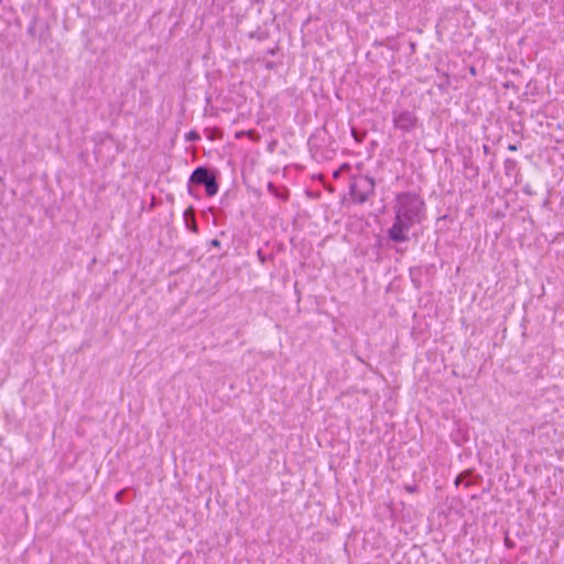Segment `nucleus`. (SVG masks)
<instances>
[{
	"mask_svg": "<svg viewBox=\"0 0 564 564\" xmlns=\"http://www.w3.org/2000/svg\"><path fill=\"white\" fill-rule=\"evenodd\" d=\"M394 221L388 230V238L393 242L409 240V230L425 219L426 206L421 195L402 192L395 197Z\"/></svg>",
	"mask_w": 564,
	"mask_h": 564,
	"instance_id": "nucleus-1",
	"label": "nucleus"
},
{
	"mask_svg": "<svg viewBox=\"0 0 564 564\" xmlns=\"http://www.w3.org/2000/svg\"><path fill=\"white\" fill-rule=\"evenodd\" d=\"M308 150L316 162L333 160L337 152L335 139L325 127L316 129L307 141Z\"/></svg>",
	"mask_w": 564,
	"mask_h": 564,
	"instance_id": "nucleus-2",
	"label": "nucleus"
},
{
	"mask_svg": "<svg viewBox=\"0 0 564 564\" xmlns=\"http://www.w3.org/2000/svg\"><path fill=\"white\" fill-rule=\"evenodd\" d=\"M204 186L206 195L213 197L218 193L219 185L217 182L216 174L207 166L196 167L188 180L187 192L189 195L197 197L193 186Z\"/></svg>",
	"mask_w": 564,
	"mask_h": 564,
	"instance_id": "nucleus-3",
	"label": "nucleus"
},
{
	"mask_svg": "<svg viewBox=\"0 0 564 564\" xmlns=\"http://www.w3.org/2000/svg\"><path fill=\"white\" fill-rule=\"evenodd\" d=\"M391 117L393 128L403 134L412 133L420 127V119L414 110L395 107Z\"/></svg>",
	"mask_w": 564,
	"mask_h": 564,
	"instance_id": "nucleus-4",
	"label": "nucleus"
},
{
	"mask_svg": "<svg viewBox=\"0 0 564 564\" xmlns=\"http://www.w3.org/2000/svg\"><path fill=\"white\" fill-rule=\"evenodd\" d=\"M351 199L357 204L366 203L375 193V181L370 176H354L349 183Z\"/></svg>",
	"mask_w": 564,
	"mask_h": 564,
	"instance_id": "nucleus-5",
	"label": "nucleus"
},
{
	"mask_svg": "<svg viewBox=\"0 0 564 564\" xmlns=\"http://www.w3.org/2000/svg\"><path fill=\"white\" fill-rule=\"evenodd\" d=\"M183 217H184V221H185L186 227L192 232H197L198 231V227H197L196 219H195V210H194V208L192 206L188 207L187 209H185V212L183 214Z\"/></svg>",
	"mask_w": 564,
	"mask_h": 564,
	"instance_id": "nucleus-6",
	"label": "nucleus"
},
{
	"mask_svg": "<svg viewBox=\"0 0 564 564\" xmlns=\"http://www.w3.org/2000/svg\"><path fill=\"white\" fill-rule=\"evenodd\" d=\"M506 175L510 176L517 172L518 163L514 159H506L503 162Z\"/></svg>",
	"mask_w": 564,
	"mask_h": 564,
	"instance_id": "nucleus-7",
	"label": "nucleus"
},
{
	"mask_svg": "<svg viewBox=\"0 0 564 564\" xmlns=\"http://www.w3.org/2000/svg\"><path fill=\"white\" fill-rule=\"evenodd\" d=\"M480 480H481V477L479 475H474L473 474V476H465L464 477V481H465V486L466 487H470V486L477 485Z\"/></svg>",
	"mask_w": 564,
	"mask_h": 564,
	"instance_id": "nucleus-8",
	"label": "nucleus"
},
{
	"mask_svg": "<svg viewBox=\"0 0 564 564\" xmlns=\"http://www.w3.org/2000/svg\"><path fill=\"white\" fill-rule=\"evenodd\" d=\"M465 476H473V470L471 469H466L464 470L463 473H460L456 478H455V486L458 487L463 481H464V477Z\"/></svg>",
	"mask_w": 564,
	"mask_h": 564,
	"instance_id": "nucleus-9",
	"label": "nucleus"
},
{
	"mask_svg": "<svg viewBox=\"0 0 564 564\" xmlns=\"http://www.w3.org/2000/svg\"><path fill=\"white\" fill-rule=\"evenodd\" d=\"M185 139L188 142H196L200 139V135L197 131L192 130L188 133H186Z\"/></svg>",
	"mask_w": 564,
	"mask_h": 564,
	"instance_id": "nucleus-10",
	"label": "nucleus"
},
{
	"mask_svg": "<svg viewBox=\"0 0 564 564\" xmlns=\"http://www.w3.org/2000/svg\"><path fill=\"white\" fill-rule=\"evenodd\" d=\"M268 191L276 198L281 196L279 188L274 185L273 182H268L267 184Z\"/></svg>",
	"mask_w": 564,
	"mask_h": 564,
	"instance_id": "nucleus-11",
	"label": "nucleus"
},
{
	"mask_svg": "<svg viewBox=\"0 0 564 564\" xmlns=\"http://www.w3.org/2000/svg\"><path fill=\"white\" fill-rule=\"evenodd\" d=\"M350 165L348 163L341 164V166L333 172V177L338 178L344 171H349Z\"/></svg>",
	"mask_w": 564,
	"mask_h": 564,
	"instance_id": "nucleus-12",
	"label": "nucleus"
},
{
	"mask_svg": "<svg viewBox=\"0 0 564 564\" xmlns=\"http://www.w3.org/2000/svg\"><path fill=\"white\" fill-rule=\"evenodd\" d=\"M279 142L278 140H272L271 142L268 143V151L269 152H273L275 150V148L278 147Z\"/></svg>",
	"mask_w": 564,
	"mask_h": 564,
	"instance_id": "nucleus-13",
	"label": "nucleus"
},
{
	"mask_svg": "<svg viewBox=\"0 0 564 564\" xmlns=\"http://www.w3.org/2000/svg\"><path fill=\"white\" fill-rule=\"evenodd\" d=\"M351 134H352L354 139H355L358 143H361V142H362V137H361V135H359L355 129H352V130H351Z\"/></svg>",
	"mask_w": 564,
	"mask_h": 564,
	"instance_id": "nucleus-14",
	"label": "nucleus"
},
{
	"mask_svg": "<svg viewBox=\"0 0 564 564\" xmlns=\"http://www.w3.org/2000/svg\"><path fill=\"white\" fill-rule=\"evenodd\" d=\"M406 490H408L409 492H414V491H416V487H415V486H408V487H406Z\"/></svg>",
	"mask_w": 564,
	"mask_h": 564,
	"instance_id": "nucleus-15",
	"label": "nucleus"
},
{
	"mask_svg": "<svg viewBox=\"0 0 564 564\" xmlns=\"http://www.w3.org/2000/svg\"><path fill=\"white\" fill-rule=\"evenodd\" d=\"M212 246L219 247L220 246V241L217 240V239H214V240H212Z\"/></svg>",
	"mask_w": 564,
	"mask_h": 564,
	"instance_id": "nucleus-16",
	"label": "nucleus"
},
{
	"mask_svg": "<svg viewBox=\"0 0 564 564\" xmlns=\"http://www.w3.org/2000/svg\"><path fill=\"white\" fill-rule=\"evenodd\" d=\"M517 149H518V148H517V145H516V144H510V145L508 147V150H509V151H517Z\"/></svg>",
	"mask_w": 564,
	"mask_h": 564,
	"instance_id": "nucleus-17",
	"label": "nucleus"
},
{
	"mask_svg": "<svg viewBox=\"0 0 564 564\" xmlns=\"http://www.w3.org/2000/svg\"><path fill=\"white\" fill-rule=\"evenodd\" d=\"M286 198H288V191H286V188L284 187V196H283V199H284V200H286Z\"/></svg>",
	"mask_w": 564,
	"mask_h": 564,
	"instance_id": "nucleus-18",
	"label": "nucleus"
},
{
	"mask_svg": "<svg viewBox=\"0 0 564 564\" xmlns=\"http://www.w3.org/2000/svg\"><path fill=\"white\" fill-rule=\"evenodd\" d=\"M0 182H2V177L0 176Z\"/></svg>",
	"mask_w": 564,
	"mask_h": 564,
	"instance_id": "nucleus-19",
	"label": "nucleus"
}]
</instances>
